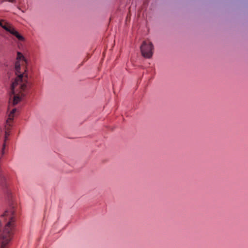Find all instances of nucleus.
<instances>
[{"mask_svg":"<svg viewBox=\"0 0 248 248\" xmlns=\"http://www.w3.org/2000/svg\"><path fill=\"white\" fill-rule=\"evenodd\" d=\"M27 62L23 54L18 52L16 61L15 63V70L16 77L12 82L11 90L13 95L10 103L15 105L26 95L31 87L28 81L27 72Z\"/></svg>","mask_w":248,"mask_h":248,"instance_id":"1","label":"nucleus"},{"mask_svg":"<svg viewBox=\"0 0 248 248\" xmlns=\"http://www.w3.org/2000/svg\"><path fill=\"white\" fill-rule=\"evenodd\" d=\"M19 212L17 203L11 199L8 207L0 216V248H9Z\"/></svg>","mask_w":248,"mask_h":248,"instance_id":"2","label":"nucleus"},{"mask_svg":"<svg viewBox=\"0 0 248 248\" xmlns=\"http://www.w3.org/2000/svg\"><path fill=\"white\" fill-rule=\"evenodd\" d=\"M154 46L149 41H143L140 46L142 55L146 58H151L153 54Z\"/></svg>","mask_w":248,"mask_h":248,"instance_id":"3","label":"nucleus"},{"mask_svg":"<svg viewBox=\"0 0 248 248\" xmlns=\"http://www.w3.org/2000/svg\"><path fill=\"white\" fill-rule=\"evenodd\" d=\"M0 26L7 31L15 35L19 41H23L24 40V37L20 35L16 31L15 29L9 23L5 22L4 24H3L2 21H1V23L0 24Z\"/></svg>","mask_w":248,"mask_h":248,"instance_id":"4","label":"nucleus"},{"mask_svg":"<svg viewBox=\"0 0 248 248\" xmlns=\"http://www.w3.org/2000/svg\"><path fill=\"white\" fill-rule=\"evenodd\" d=\"M8 1L13 3L15 2V0H8Z\"/></svg>","mask_w":248,"mask_h":248,"instance_id":"5","label":"nucleus"},{"mask_svg":"<svg viewBox=\"0 0 248 248\" xmlns=\"http://www.w3.org/2000/svg\"><path fill=\"white\" fill-rule=\"evenodd\" d=\"M11 198H12V196L8 195V199H9V201H10V199Z\"/></svg>","mask_w":248,"mask_h":248,"instance_id":"6","label":"nucleus"},{"mask_svg":"<svg viewBox=\"0 0 248 248\" xmlns=\"http://www.w3.org/2000/svg\"><path fill=\"white\" fill-rule=\"evenodd\" d=\"M1 21H3V20H0V24L1 23Z\"/></svg>","mask_w":248,"mask_h":248,"instance_id":"7","label":"nucleus"}]
</instances>
